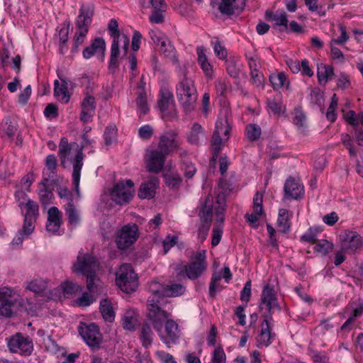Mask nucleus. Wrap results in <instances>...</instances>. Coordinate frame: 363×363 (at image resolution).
<instances>
[{
	"instance_id": "nucleus-29",
	"label": "nucleus",
	"mask_w": 363,
	"mask_h": 363,
	"mask_svg": "<svg viewBox=\"0 0 363 363\" xmlns=\"http://www.w3.org/2000/svg\"><path fill=\"white\" fill-rule=\"evenodd\" d=\"M152 337L153 332L150 324L147 323H143L139 335V339L143 347L148 349L152 344Z\"/></svg>"
},
{
	"instance_id": "nucleus-13",
	"label": "nucleus",
	"mask_w": 363,
	"mask_h": 363,
	"mask_svg": "<svg viewBox=\"0 0 363 363\" xmlns=\"http://www.w3.org/2000/svg\"><path fill=\"white\" fill-rule=\"evenodd\" d=\"M96 262L95 257L91 254H82L79 252L77 261L72 266V270L76 274L82 276L96 272L94 269Z\"/></svg>"
},
{
	"instance_id": "nucleus-41",
	"label": "nucleus",
	"mask_w": 363,
	"mask_h": 363,
	"mask_svg": "<svg viewBox=\"0 0 363 363\" xmlns=\"http://www.w3.org/2000/svg\"><path fill=\"white\" fill-rule=\"evenodd\" d=\"M54 95L62 104H67L70 99V95L67 89V87L60 86L57 80L54 83Z\"/></svg>"
},
{
	"instance_id": "nucleus-5",
	"label": "nucleus",
	"mask_w": 363,
	"mask_h": 363,
	"mask_svg": "<svg viewBox=\"0 0 363 363\" xmlns=\"http://www.w3.org/2000/svg\"><path fill=\"white\" fill-rule=\"evenodd\" d=\"M160 298L154 296L153 298L147 299V318L152 322L153 328L158 333H162L164 323L167 320H169L168 317L169 315L168 312L162 310L158 305Z\"/></svg>"
},
{
	"instance_id": "nucleus-42",
	"label": "nucleus",
	"mask_w": 363,
	"mask_h": 363,
	"mask_svg": "<svg viewBox=\"0 0 363 363\" xmlns=\"http://www.w3.org/2000/svg\"><path fill=\"white\" fill-rule=\"evenodd\" d=\"M273 21L275 22L274 28L279 26L280 32L288 31L289 20L288 15L285 11L277 12Z\"/></svg>"
},
{
	"instance_id": "nucleus-32",
	"label": "nucleus",
	"mask_w": 363,
	"mask_h": 363,
	"mask_svg": "<svg viewBox=\"0 0 363 363\" xmlns=\"http://www.w3.org/2000/svg\"><path fill=\"white\" fill-rule=\"evenodd\" d=\"M334 74V69L332 65H320L318 66L317 77L320 84H325Z\"/></svg>"
},
{
	"instance_id": "nucleus-53",
	"label": "nucleus",
	"mask_w": 363,
	"mask_h": 363,
	"mask_svg": "<svg viewBox=\"0 0 363 363\" xmlns=\"http://www.w3.org/2000/svg\"><path fill=\"white\" fill-rule=\"evenodd\" d=\"M123 327L124 329L134 331L135 330V323L137 318L129 313H126L122 318Z\"/></svg>"
},
{
	"instance_id": "nucleus-51",
	"label": "nucleus",
	"mask_w": 363,
	"mask_h": 363,
	"mask_svg": "<svg viewBox=\"0 0 363 363\" xmlns=\"http://www.w3.org/2000/svg\"><path fill=\"white\" fill-rule=\"evenodd\" d=\"M164 179L166 185L172 189H177L179 187L182 182V179L179 175L166 174L164 175Z\"/></svg>"
},
{
	"instance_id": "nucleus-49",
	"label": "nucleus",
	"mask_w": 363,
	"mask_h": 363,
	"mask_svg": "<svg viewBox=\"0 0 363 363\" xmlns=\"http://www.w3.org/2000/svg\"><path fill=\"white\" fill-rule=\"evenodd\" d=\"M65 210L66 211V214L68 216V223L71 225L78 224L79 222V217L76 211L74 203L67 204L65 206Z\"/></svg>"
},
{
	"instance_id": "nucleus-37",
	"label": "nucleus",
	"mask_w": 363,
	"mask_h": 363,
	"mask_svg": "<svg viewBox=\"0 0 363 363\" xmlns=\"http://www.w3.org/2000/svg\"><path fill=\"white\" fill-rule=\"evenodd\" d=\"M49 179L43 177L40 184L43 185V189H40L39 196L40 197V202L43 205H47L50 203L53 194L52 189L48 185Z\"/></svg>"
},
{
	"instance_id": "nucleus-57",
	"label": "nucleus",
	"mask_w": 363,
	"mask_h": 363,
	"mask_svg": "<svg viewBox=\"0 0 363 363\" xmlns=\"http://www.w3.org/2000/svg\"><path fill=\"white\" fill-rule=\"evenodd\" d=\"M166 8L154 9L149 16V21L152 23H162L164 22V17L163 13L165 12Z\"/></svg>"
},
{
	"instance_id": "nucleus-17",
	"label": "nucleus",
	"mask_w": 363,
	"mask_h": 363,
	"mask_svg": "<svg viewBox=\"0 0 363 363\" xmlns=\"http://www.w3.org/2000/svg\"><path fill=\"white\" fill-rule=\"evenodd\" d=\"M166 336L158 333L161 340L168 347L171 344H176L179 338L178 335V324L173 320L169 319L164 323Z\"/></svg>"
},
{
	"instance_id": "nucleus-18",
	"label": "nucleus",
	"mask_w": 363,
	"mask_h": 363,
	"mask_svg": "<svg viewBox=\"0 0 363 363\" xmlns=\"http://www.w3.org/2000/svg\"><path fill=\"white\" fill-rule=\"evenodd\" d=\"M284 191V197L288 199H299L304 194L303 186L292 177H289L286 180Z\"/></svg>"
},
{
	"instance_id": "nucleus-31",
	"label": "nucleus",
	"mask_w": 363,
	"mask_h": 363,
	"mask_svg": "<svg viewBox=\"0 0 363 363\" xmlns=\"http://www.w3.org/2000/svg\"><path fill=\"white\" fill-rule=\"evenodd\" d=\"M277 294L274 290V286L272 284H267L264 285L261 294L260 302L259 308L260 311L264 309V305L270 301L275 300Z\"/></svg>"
},
{
	"instance_id": "nucleus-56",
	"label": "nucleus",
	"mask_w": 363,
	"mask_h": 363,
	"mask_svg": "<svg viewBox=\"0 0 363 363\" xmlns=\"http://www.w3.org/2000/svg\"><path fill=\"white\" fill-rule=\"evenodd\" d=\"M309 354L314 363H328L329 357L325 352H318L311 350Z\"/></svg>"
},
{
	"instance_id": "nucleus-54",
	"label": "nucleus",
	"mask_w": 363,
	"mask_h": 363,
	"mask_svg": "<svg viewBox=\"0 0 363 363\" xmlns=\"http://www.w3.org/2000/svg\"><path fill=\"white\" fill-rule=\"evenodd\" d=\"M226 71L230 77L236 79L239 77L240 69L238 67L237 64L234 59L226 60Z\"/></svg>"
},
{
	"instance_id": "nucleus-39",
	"label": "nucleus",
	"mask_w": 363,
	"mask_h": 363,
	"mask_svg": "<svg viewBox=\"0 0 363 363\" xmlns=\"http://www.w3.org/2000/svg\"><path fill=\"white\" fill-rule=\"evenodd\" d=\"M160 50L164 53L167 58L170 59L174 63L178 61L176 56V49L170 43L169 39H164V40H162V44L160 45Z\"/></svg>"
},
{
	"instance_id": "nucleus-40",
	"label": "nucleus",
	"mask_w": 363,
	"mask_h": 363,
	"mask_svg": "<svg viewBox=\"0 0 363 363\" xmlns=\"http://www.w3.org/2000/svg\"><path fill=\"white\" fill-rule=\"evenodd\" d=\"M294 118H293V123L298 128V130H301L302 132L305 131L306 125V115L303 113L302 110L301 106H296L294 108Z\"/></svg>"
},
{
	"instance_id": "nucleus-38",
	"label": "nucleus",
	"mask_w": 363,
	"mask_h": 363,
	"mask_svg": "<svg viewBox=\"0 0 363 363\" xmlns=\"http://www.w3.org/2000/svg\"><path fill=\"white\" fill-rule=\"evenodd\" d=\"M136 106L140 110V118L141 116L147 115L149 111V106L147 104V94L145 91H139L136 98Z\"/></svg>"
},
{
	"instance_id": "nucleus-61",
	"label": "nucleus",
	"mask_w": 363,
	"mask_h": 363,
	"mask_svg": "<svg viewBox=\"0 0 363 363\" xmlns=\"http://www.w3.org/2000/svg\"><path fill=\"white\" fill-rule=\"evenodd\" d=\"M116 129L111 126H107L104 133V139L106 145H111L116 138Z\"/></svg>"
},
{
	"instance_id": "nucleus-3",
	"label": "nucleus",
	"mask_w": 363,
	"mask_h": 363,
	"mask_svg": "<svg viewBox=\"0 0 363 363\" xmlns=\"http://www.w3.org/2000/svg\"><path fill=\"white\" fill-rule=\"evenodd\" d=\"M116 284L123 292L131 294L138 287V277L133 267L125 264L121 265L116 274Z\"/></svg>"
},
{
	"instance_id": "nucleus-36",
	"label": "nucleus",
	"mask_w": 363,
	"mask_h": 363,
	"mask_svg": "<svg viewBox=\"0 0 363 363\" xmlns=\"http://www.w3.org/2000/svg\"><path fill=\"white\" fill-rule=\"evenodd\" d=\"M173 94L169 91H162L157 100V107L161 113L166 112L169 107L170 102L173 101Z\"/></svg>"
},
{
	"instance_id": "nucleus-50",
	"label": "nucleus",
	"mask_w": 363,
	"mask_h": 363,
	"mask_svg": "<svg viewBox=\"0 0 363 363\" xmlns=\"http://www.w3.org/2000/svg\"><path fill=\"white\" fill-rule=\"evenodd\" d=\"M23 205H24V203L21 202L20 206ZM25 206L27 208V211L25 216H28V218H31L32 216L35 218L36 216H38L39 206L35 201L31 200L30 199H28V201L25 203Z\"/></svg>"
},
{
	"instance_id": "nucleus-35",
	"label": "nucleus",
	"mask_w": 363,
	"mask_h": 363,
	"mask_svg": "<svg viewBox=\"0 0 363 363\" xmlns=\"http://www.w3.org/2000/svg\"><path fill=\"white\" fill-rule=\"evenodd\" d=\"M203 134L204 130L202 126L198 123H194L187 135V141L191 145H198L199 144L200 136Z\"/></svg>"
},
{
	"instance_id": "nucleus-34",
	"label": "nucleus",
	"mask_w": 363,
	"mask_h": 363,
	"mask_svg": "<svg viewBox=\"0 0 363 363\" xmlns=\"http://www.w3.org/2000/svg\"><path fill=\"white\" fill-rule=\"evenodd\" d=\"M186 152L184 151L181 153L182 159V170L184 171V177L187 179H191L196 172V168L194 164L186 157Z\"/></svg>"
},
{
	"instance_id": "nucleus-46",
	"label": "nucleus",
	"mask_w": 363,
	"mask_h": 363,
	"mask_svg": "<svg viewBox=\"0 0 363 363\" xmlns=\"http://www.w3.org/2000/svg\"><path fill=\"white\" fill-rule=\"evenodd\" d=\"M267 110L269 113L274 115L280 116L285 111V108H283L282 105L277 102L274 98H268L267 99Z\"/></svg>"
},
{
	"instance_id": "nucleus-10",
	"label": "nucleus",
	"mask_w": 363,
	"mask_h": 363,
	"mask_svg": "<svg viewBox=\"0 0 363 363\" xmlns=\"http://www.w3.org/2000/svg\"><path fill=\"white\" fill-rule=\"evenodd\" d=\"M150 291L157 298L176 297L184 294L185 287L181 284L163 285L158 282H152L150 285Z\"/></svg>"
},
{
	"instance_id": "nucleus-62",
	"label": "nucleus",
	"mask_w": 363,
	"mask_h": 363,
	"mask_svg": "<svg viewBox=\"0 0 363 363\" xmlns=\"http://www.w3.org/2000/svg\"><path fill=\"white\" fill-rule=\"evenodd\" d=\"M43 113L47 118H55L59 116L58 107L55 104H48L44 109Z\"/></svg>"
},
{
	"instance_id": "nucleus-6",
	"label": "nucleus",
	"mask_w": 363,
	"mask_h": 363,
	"mask_svg": "<svg viewBox=\"0 0 363 363\" xmlns=\"http://www.w3.org/2000/svg\"><path fill=\"white\" fill-rule=\"evenodd\" d=\"M78 332L93 352H96L101 348L102 335L96 323L81 324L78 328Z\"/></svg>"
},
{
	"instance_id": "nucleus-11",
	"label": "nucleus",
	"mask_w": 363,
	"mask_h": 363,
	"mask_svg": "<svg viewBox=\"0 0 363 363\" xmlns=\"http://www.w3.org/2000/svg\"><path fill=\"white\" fill-rule=\"evenodd\" d=\"M339 237L342 248L347 252H354L363 246V238L356 231L345 230Z\"/></svg>"
},
{
	"instance_id": "nucleus-20",
	"label": "nucleus",
	"mask_w": 363,
	"mask_h": 363,
	"mask_svg": "<svg viewBox=\"0 0 363 363\" xmlns=\"http://www.w3.org/2000/svg\"><path fill=\"white\" fill-rule=\"evenodd\" d=\"M159 180L157 178L142 182L138 192V197L142 199H152L155 196Z\"/></svg>"
},
{
	"instance_id": "nucleus-55",
	"label": "nucleus",
	"mask_w": 363,
	"mask_h": 363,
	"mask_svg": "<svg viewBox=\"0 0 363 363\" xmlns=\"http://www.w3.org/2000/svg\"><path fill=\"white\" fill-rule=\"evenodd\" d=\"M223 277L217 273H213L212 274L211 282L209 284V290L208 294L209 296L211 298H215L216 296V292H217V282L221 280Z\"/></svg>"
},
{
	"instance_id": "nucleus-58",
	"label": "nucleus",
	"mask_w": 363,
	"mask_h": 363,
	"mask_svg": "<svg viewBox=\"0 0 363 363\" xmlns=\"http://www.w3.org/2000/svg\"><path fill=\"white\" fill-rule=\"evenodd\" d=\"M212 363H225L226 355L220 347H217L213 352L212 354Z\"/></svg>"
},
{
	"instance_id": "nucleus-33",
	"label": "nucleus",
	"mask_w": 363,
	"mask_h": 363,
	"mask_svg": "<svg viewBox=\"0 0 363 363\" xmlns=\"http://www.w3.org/2000/svg\"><path fill=\"white\" fill-rule=\"evenodd\" d=\"M218 187L220 189V191L218 194L216 199L218 203L220 204V201H222V203H225V197L232 192L233 185L230 181L221 178L218 182Z\"/></svg>"
},
{
	"instance_id": "nucleus-30",
	"label": "nucleus",
	"mask_w": 363,
	"mask_h": 363,
	"mask_svg": "<svg viewBox=\"0 0 363 363\" xmlns=\"http://www.w3.org/2000/svg\"><path fill=\"white\" fill-rule=\"evenodd\" d=\"M119 40L113 39L111 47V56L108 62V69L113 72L118 67V57L120 55Z\"/></svg>"
},
{
	"instance_id": "nucleus-24",
	"label": "nucleus",
	"mask_w": 363,
	"mask_h": 363,
	"mask_svg": "<svg viewBox=\"0 0 363 363\" xmlns=\"http://www.w3.org/2000/svg\"><path fill=\"white\" fill-rule=\"evenodd\" d=\"M197 62L201 69L208 78H212L213 76V65L210 63L206 55V49L203 46L196 48Z\"/></svg>"
},
{
	"instance_id": "nucleus-12",
	"label": "nucleus",
	"mask_w": 363,
	"mask_h": 363,
	"mask_svg": "<svg viewBox=\"0 0 363 363\" xmlns=\"http://www.w3.org/2000/svg\"><path fill=\"white\" fill-rule=\"evenodd\" d=\"M178 133L173 130L165 131L159 138L158 150L168 155L179 150Z\"/></svg>"
},
{
	"instance_id": "nucleus-8",
	"label": "nucleus",
	"mask_w": 363,
	"mask_h": 363,
	"mask_svg": "<svg viewBox=\"0 0 363 363\" xmlns=\"http://www.w3.org/2000/svg\"><path fill=\"white\" fill-rule=\"evenodd\" d=\"M210 5L217 8L222 15L230 17L238 16L244 10L245 0H211Z\"/></svg>"
},
{
	"instance_id": "nucleus-9",
	"label": "nucleus",
	"mask_w": 363,
	"mask_h": 363,
	"mask_svg": "<svg viewBox=\"0 0 363 363\" xmlns=\"http://www.w3.org/2000/svg\"><path fill=\"white\" fill-rule=\"evenodd\" d=\"M138 237V227L136 224L123 226L116 240L118 248L122 250L128 249Z\"/></svg>"
},
{
	"instance_id": "nucleus-64",
	"label": "nucleus",
	"mask_w": 363,
	"mask_h": 363,
	"mask_svg": "<svg viewBox=\"0 0 363 363\" xmlns=\"http://www.w3.org/2000/svg\"><path fill=\"white\" fill-rule=\"evenodd\" d=\"M108 29L110 32V35L113 39H120L121 35L120 31L118 30V21L112 18L110 20L108 25Z\"/></svg>"
},
{
	"instance_id": "nucleus-26",
	"label": "nucleus",
	"mask_w": 363,
	"mask_h": 363,
	"mask_svg": "<svg viewBox=\"0 0 363 363\" xmlns=\"http://www.w3.org/2000/svg\"><path fill=\"white\" fill-rule=\"evenodd\" d=\"M206 269V267H203V265L201 266V264L191 261L184 265V272L186 275L191 280L197 279L202 275Z\"/></svg>"
},
{
	"instance_id": "nucleus-22",
	"label": "nucleus",
	"mask_w": 363,
	"mask_h": 363,
	"mask_svg": "<svg viewBox=\"0 0 363 363\" xmlns=\"http://www.w3.org/2000/svg\"><path fill=\"white\" fill-rule=\"evenodd\" d=\"M84 155L79 148L77 151L74 158L72 160L73 172H72V183L74 186L76 191L78 193L79 191V182L81 176V170L83 167V160Z\"/></svg>"
},
{
	"instance_id": "nucleus-15",
	"label": "nucleus",
	"mask_w": 363,
	"mask_h": 363,
	"mask_svg": "<svg viewBox=\"0 0 363 363\" xmlns=\"http://www.w3.org/2000/svg\"><path fill=\"white\" fill-rule=\"evenodd\" d=\"M146 168L150 173L158 174L163 169L167 155L158 149L152 150L147 155Z\"/></svg>"
},
{
	"instance_id": "nucleus-25",
	"label": "nucleus",
	"mask_w": 363,
	"mask_h": 363,
	"mask_svg": "<svg viewBox=\"0 0 363 363\" xmlns=\"http://www.w3.org/2000/svg\"><path fill=\"white\" fill-rule=\"evenodd\" d=\"M61 223L60 211L57 207L52 206L48 210V223L46 225L47 230L56 233L60 229Z\"/></svg>"
},
{
	"instance_id": "nucleus-14",
	"label": "nucleus",
	"mask_w": 363,
	"mask_h": 363,
	"mask_svg": "<svg viewBox=\"0 0 363 363\" xmlns=\"http://www.w3.org/2000/svg\"><path fill=\"white\" fill-rule=\"evenodd\" d=\"M106 42L102 37H96L91 40V43L84 48L82 51L83 57L86 60L90 59L96 55L101 62L105 58Z\"/></svg>"
},
{
	"instance_id": "nucleus-52",
	"label": "nucleus",
	"mask_w": 363,
	"mask_h": 363,
	"mask_svg": "<svg viewBox=\"0 0 363 363\" xmlns=\"http://www.w3.org/2000/svg\"><path fill=\"white\" fill-rule=\"evenodd\" d=\"M263 195L259 191H257L253 197V211L259 216H262L264 213L263 211Z\"/></svg>"
},
{
	"instance_id": "nucleus-4",
	"label": "nucleus",
	"mask_w": 363,
	"mask_h": 363,
	"mask_svg": "<svg viewBox=\"0 0 363 363\" xmlns=\"http://www.w3.org/2000/svg\"><path fill=\"white\" fill-rule=\"evenodd\" d=\"M134 194V183L131 179L117 182L110 192L111 200L118 205L130 203Z\"/></svg>"
},
{
	"instance_id": "nucleus-60",
	"label": "nucleus",
	"mask_w": 363,
	"mask_h": 363,
	"mask_svg": "<svg viewBox=\"0 0 363 363\" xmlns=\"http://www.w3.org/2000/svg\"><path fill=\"white\" fill-rule=\"evenodd\" d=\"M83 276L86 278V288L88 291L90 293L95 292L97 289V286L95 284V281L97 279L96 272H93Z\"/></svg>"
},
{
	"instance_id": "nucleus-45",
	"label": "nucleus",
	"mask_w": 363,
	"mask_h": 363,
	"mask_svg": "<svg viewBox=\"0 0 363 363\" xmlns=\"http://www.w3.org/2000/svg\"><path fill=\"white\" fill-rule=\"evenodd\" d=\"M71 150L70 144L68 143V139L65 137L61 138L59 145L58 155L60 158L61 164L65 167V163L67 159V154Z\"/></svg>"
},
{
	"instance_id": "nucleus-44",
	"label": "nucleus",
	"mask_w": 363,
	"mask_h": 363,
	"mask_svg": "<svg viewBox=\"0 0 363 363\" xmlns=\"http://www.w3.org/2000/svg\"><path fill=\"white\" fill-rule=\"evenodd\" d=\"M341 143L348 150L350 157H354L357 155V149L354 147L352 138L347 133L341 135Z\"/></svg>"
},
{
	"instance_id": "nucleus-21",
	"label": "nucleus",
	"mask_w": 363,
	"mask_h": 363,
	"mask_svg": "<svg viewBox=\"0 0 363 363\" xmlns=\"http://www.w3.org/2000/svg\"><path fill=\"white\" fill-rule=\"evenodd\" d=\"M11 298V292L8 289L0 290V315L6 318L13 315V302Z\"/></svg>"
},
{
	"instance_id": "nucleus-2",
	"label": "nucleus",
	"mask_w": 363,
	"mask_h": 363,
	"mask_svg": "<svg viewBox=\"0 0 363 363\" xmlns=\"http://www.w3.org/2000/svg\"><path fill=\"white\" fill-rule=\"evenodd\" d=\"M176 95L186 114L194 111L198 93L194 80L184 75L176 86Z\"/></svg>"
},
{
	"instance_id": "nucleus-1",
	"label": "nucleus",
	"mask_w": 363,
	"mask_h": 363,
	"mask_svg": "<svg viewBox=\"0 0 363 363\" xmlns=\"http://www.w3.org/2000/svg\"><path fill=\"white\" fill-rule=\"evenodd\" d=\"M94 14V8L92 4H82L79 11V15L76 19V28L77 31L73 38V43L71 48V53H77L79 47L84 43L89 32V26L92 23Z\"/></svg>"
},
{
	"instance_id": "nucleus-16",
	"label": "nucleus",
	"mask_w": 363,
	"mask_h": 363,
	"mask_svg": "<svg viewBox=\"0 0 363 363\" xmlns=\"http://www.w3.org/2000/svg\"><path fill=\"white\" fill-rule=\"evenodd\" d=\"M199 208V217L201 223H212L213 198L211 194H208L204 200L200 199Z\"/></svg>"
},
{
	"instance_id": "nucleus-48",
	"label": "nucleus",
	"mask_w": 363,
	"mask_h": 363,
	"mask_svg": "<svg viewBox=\"0 0 363 363\" xmlns=\"http://www.w3.org/2000/svg\"><path fill=\"white\" fill-rule=\"evenodd\" d=\"M315 244L314 251L320 253L323 256L328 255L333 248V244L327 240H322Z\"/></svg>"
},
{
	"instance_id": "nucleus-43",
	"label": "nucleus",
	"mask_w": 363,
	"mask_h": 363,
	"mask_svg": "<svg viewBox=\"0 0 363 363\" xmlns=\"http://www.w3.org/2000/svg\"><path fill=\"white\" fill-rule=\"evenodd\" d=\"M269 81L274 90L282 88L287 82V75L281 72L277 74H272L269 76Z\"/></svg>"
},
{
	"instance_id": "nucleus-7",
	"label": "nucleus",
	"mask_w": 363,
	"mask_h": 363,
	"mask_svg": "<svg viewBox=\"0 0 363 363\" xmlns=\"http://www.w3.org/2000/svg\"><path fill=\"white\" fill-rule=\"evenodd\" d=\"M8 347L12 353L30 356L33 351V343L29 336H24L22 333H17L9 339Z\"/></svg>"
},
{
	"instance_id": "nucleus-28",
	"label": "nucleus",
	"mask_w": 363,
	"mask_h": 363,
	"mask_svg": "<svg viewBox=\"0 0 363 363\" xmlns=\"http://www.w3.org/2000/svg\"><path fill=\"white\" fill-rule=\"evenodd\" d=\"M99 310L101 315L106 322L111 323L114 320L116 313L109 299L105 298L100 301Z\"/></svg>"
},
{
	"instance_id": "nucleus-23",
	"label": "nucleus",
	"mask_w": 363,
	"mask_h": 363,
	"mask_svg": "<svg viewBox=\"0 0 363 363\" xmlns=\"http://www.w3.org/2000/svg\"><path fill=\"white\" fill-rule=\"evenodd\" d=\"M275 337L276 334L273 332L272 327L261 326L260 332L255 337L256 347L258 348H261L263 346L269 347L272 345Z\"/></svg>"
},
{
	"instance_id": "nucleus-27",
	"label": "nucleus",
	"mask_w": 363,
	"mask_h": 363,
	"mask_svg": "<svg viewBox=\"0 0 363 363\" xmlns=\"http://www.w3.org/2000/svg\"><path fill=\"white\" fill-rule=\"evenodd\" d=\"M289 213L286 208H281L279 211L277 225L280 228L279 232L283 234L288 233L291 230V223Z\"/></svg>"
},
{
	"instance_id": "nucleus-19",
	"label": "nucleus",
	"mask_w": 363,
	"mask_h": 363,
	"mask_svg": "<svg viewBox=\"0 0 363 363\" xmlns=\"http://www.w3.org/2000/svg\"><path fill=\"white\" fill-rule=\"evenodd\" d=\"M96 108V104L95 98L90 95L86 96L81 104L82 111L79 116L80 121L83 123L91 121L94 115Z\"/></svg>"
},
{
	"instance_id": "nucleus-47",
	"label": "nucleus",
	"mask_w": 363,
	"mask_h": 363,
	"mask_svg": "<svg viewBox=\"0 0 363 363\" xmlns=\"http://www.w3.org/2000/svg\"><path fill=\"white\" fill-rule=\"evenodd\" d=\"M245 131L248 140L251 142L257 140L261 135V128L255 123H250L247 125Z\"/></svg>"
},
{
	"instance_id": "nucleus-59",
	"label": "nucleus",
	"mask_w": 363,
	"mask_h": 363,
	"mask_svg": "<svg viewBox=\"0 0 363 363\" xmlns=\"http://www.w3.org/2000/svg\"><path fill=\"white\" fill-rule=\"evenodd\" d=\"M153 135V128L149 125H142L138 129V136L143 140H150Z\"/></svg>"
},
{
	"instance_id": "nucleus-63",
	"label": "nucleus",
	"mask_w": 363,
	"mask_h": 363,
	"mask_svg": "<svg viewBox=\"0 0 363 363\" xmlns=\"http://www.w3.org/2000/svg\"><path fill=\"white\" fill-rule=\"evenodd\" d=\"M177 242V236L176 235H172L171 234H169L165 239L162 240V246H163V250L164 254H167L169 250L174 247Z\"/></svg>"
}]
</instances>
